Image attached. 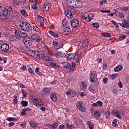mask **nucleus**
Returning a JSON list of instances; mask_svg holds the SVG:
<instances>
[{
  "mask_svg": "<svg viewBox=\"0 0 129 129\" xmlns=\"http://www.w3.org/2000/svg\"><path fill=\"white\" fill-rule=\"evenodd\" d=\"M50 65L52 66V67H53L54 68H58V63H56L54 62H51Z\"/></svg>",
  "mask_w": 129,
  "mask_h": 129,
  "instance_id": "79ce46f5",
  "label": "nucleus"
},
{
  "mask_svg": "<svg viewBox=\"0 0 129 129\" xmlns=\"http://www.w3.org/2000/svg\"><path fill=\"white\" fill-rule=\"evenodd\" d=\"M77 108L82 112H85L86 109L85 108V106L84 104L82 101H79L77 104Z\"/></svg>",
  "mask_w": 129,
  "mask_h": 129,
  "instance_id": "423d86ee",
  "label": "nucleus"
},
{
  "mask_svg": "<svg viewBox=\"0 0 129 129\" xmlns=\"http://www.w3.org/2000/svg\"><path fill=\"white\" fill-rule=\"evenodd\" d=\"M64 14L69 19H72L73 18V15L72 14V13L69 10H66L64 12Z\"/></svg>",
  "mask_w": 129,
  "mask_h": 129,
  "instance_id": "f3484780",
  "label": "nucleus"
},
{
  "mask_svg": "<svg viewBox=\"0 0 129 129\" xmlns=\"http://www.w3.org/2000/svg\"><path fill=\"white\" fill-rule=\"evenodd\" d=\"M121 70H122V67L121 66H118L114 69L115 72H119V71H121Z\"/></svg>",
  "mask_w": 129,
  "mask_h": 129,
  "instance_id": "cd10ccee",
  "label": "nucleus"
},
{
  "mask_svg": "<svg viewBox=\"0 0 129 129\" xmlns=\"http://www.w3.org/2000/svg\"><path fill=\"white\" fill-rule=\"evenodd\" d=\"M19 27L24 32H30L32 29L31 25H30L28 22L24 21H22L20 23Z\"/></svg>",
  "mask_w": 129,
  "mask_h": 129,
  "instance_id": "f257e3e1",
  "label": "nucleus"
},
{
  "mask_svg": "<svg viewBox=\"0 0 129 129\" xmlns=\"http://www.w3.org/2000/svg\"><path fill=\"white\" fill-rule=\"evenodd\" d=\"M120 10H121V11H124L125 12L129 11L128 7H120Z\"/></svg>",
  "mask_w": 129,
  "mask_h": 129,
  "instance_id": "09e8293b",
  "label": "nucleus"
},
{
  "mask_svg": "<svg viewBox=\"0 0 129 129\" xmlns=\"http://www.w3.org/2000/svg\"><path fill=\"white\" fill-rule=\"evenodd\" d=\"M71 26L74 29H76L79 26V21L77 19H72L70 21Z\"/></svg>",
  "mask_w": 129,
  "mask_h": 129,
  "instance_id": "9d476101",
  "label": "nucleus"
},
{
  "mask_svg": "<svg viewBox=\"0 0 129 129\" xmlns=\"http://www.w3.org/2000/svg\"><path fill=\"white\" fill-rule=\"evenodd\" d=\"M48 34L50 35V36H52V37H54V38H58L59 37V35L57 33H55L54 31L52 30H49L48 31Z\"/></svg>",
  "mask_w": 129,
  "mask_h": 129,
  "instance_id": "5701e85b",
  "label": "nucleus"
},
{
  "mask_svg": "<svg viewBox=\"0 0 129 129\" xmlns=\"http://www.w3.org/2000/svg\"><path fill=\"white\" fill-rule=\"evenodd\" d=\"M58 46L56 47V49H60V48H63V44H58L57 41H53L52 43V46Z\"/></svg>",
  "mask_w": 129,
  "mask_h": 129,
  "instance_id": "412c9836",
  "label": "nucleus"
},
{
  "mask_svg": "<svg viewBox=\"0 0 129 129\" xmlns=\"http://www.w3.org/2000/svg\"><path fill=\"white\" fill-rule=\"evenodd\" d=\"M111 23H112V24H113V25H114V26H115V27L116 28H119V26H118V23L117 24L116 23V22H115V21L112 20Z\"/></svg>",
  "mask_w": 129,
  "mask_h": 129,
  "instance_id": "de8ad7c7",
  "label": "nucleus"
},
{
  "mask_svg": "<svg viewBox=\"0 0 129 129\" xmlns=\"http://www.w3.org/2000/svg\"><path fill=\"white\" fill-rule=\"evenodd\" d=\"M76 2V0H67V3L69 7H71V8H75Z\"/></svg>",
  "mask_w": 129,
  "mask_h": 129,
  "instance_id": "4468645a",
  "label": "nucleus"
},
{
  "mask_svg": "<svg viewBox=\"0 0 129 129\" xmlns=\"http://www.w3.org/2000/svg\"><path fill=\"white\" fill-rule=\"evenodd\" d=\"M82 6H83V5L82 4V2H81V1L76 0V2L75 4V8H82Z\"/></svg>",
  "mask_w": 129,
  "mask_h": 129,
  "instance_id": "aec40b11",
  "label": "nucleus"
},
{
  "mask_svg": "<svg viewBox=\"0 0 129 129\" xmlns=\"http://www.w3.org/2000/svg\"><path fill=\"white\" fill-rule=\"evenodd\" d=\"M90 78L91 79V82L94 83V82H96L97 80V76L96 75V72L93 71L91 73V75L90 76Z\"/></svg>",
  "mask_w": 129,
  "mask_h": 129,
  "instance_id": "6e6552de",
  "label": "nucleus"
},
{
  "mask_svg": "<svg viewBox=\"0 0 129 129\" xmlns=\"http://www.w3.org/2000/svg\"><path fill=\"white\" fill-rule=\"evenodd\" d=\"M69 33H71V28H70V26L66 27L63 31L64 35H69Z\"/></svg>",
  "mask_w": 129,
  "mask_h": 129,
  "instance_id": "6ab92c4d",
  "label": "nucleus"
},
{
  "mask_svg": "<svg viewBox=\"0 0 129 129\" xmlns=\"http://www.w3.org/2000/svg\"><path fill=\"white\" fill-rule=\"evenodd\" d=\"M32 9H33V10H37V5L34 4L32 6Z\"/></svg>",
  "mask_w": 129,
  "mask_h": 129,
  "instance_id": "774afa93",
  "label": "nucleus"
},
{
  "mask_svg": "<svg viewBox=\"0 0 129 129\" xmlns=\"http://www.w3.org/2000/svg\"><path fill=\"white\" fill-rule=\"evenodd\" d=\"M82 87L83 90H85L87 88V85L85 83L82 82Z\"/></svg>",
  "mask_w": 129,
  "mask_h": 129,
  "instance_id": "c03bdc74",
  "label": "nucleus"
},
{
  "mask_svg": "<svg viewBox=\"0 0 129 129\" xmlns=\"http://www.w3.org/2000/svg\"><path fill=\"white\" fill-rule=\"evenodd\" d=\"M119 17L120 19H123L124 18V14L122 12H121L119 14Z\"/></svg>",
  "mask_w": 129,
  "mask_h": 129,
  "instance_id": "864d4df0",
  "label": "nucleus"
},
{
  "mask_svg": "<svg viewBox=\"0 0 129 129\" xmlns=\"http://www.w3.org/2000/svg\"><path fill=\"white\" fill-rule=\"evenodd\" d=\"M88 45H89V41L87 39L83 42L82 47H83V48H86Z\"/></svg>",
  "mask_w": 129,
  "mask_h": 129,
  "instance_id": "b1692460",
  "label": "nucleus"
},
{
  "mask_svg": "<svg viewBox=\"0 0 129 129\" xmlns=\"http://www.w3.org/2000/svg\"><path fill=\"white\" fill-rule=\"evenodd\" d=\"M38 53V51H33L31 49H29L27 51V54H28L29 56H32V57H34V56H36V55H37Z\"/></svg>",
  "mask_w": 129,
  "mask_h": 129,
  "instance_id": "2eb2a0df",
  "label": "nucleus"
},
{
  "mask_svg": "<svg viewBox=\"0 0 129 129\" xmlns=\"http://www.w3.org/2000/svg\"><path fill=\"white\" fill-rule=\"evenodd\" d=\"M126 38V36L125 35H121L119 37V41H122L123 39H125Z\"/></svg>",
  "mask_w": 129,
  "mask_h": 129,
  "instance_id": "37998d69",
  "label": "nucleus"
},
{
  "mask_svg": "<svg viewBox=\"0 0 129 129\" xmlns=\"http://www.w3.org/2000/svg\"><path fill=\"white\" fill-rule=\"evenodd\" d=\"M10 40L12 41H19V37L16 36H11L10 38Z\"/></svg>",
  "mask_w": 129,
  "mask_h": 129,
  "instance_id": "c85d7f7f",
  "label": "nucleus"
},
{
  "mask_svg": "<svg viewBox=\"0 0 129 129\" xmlns=\"http://www.w3.org/2000/svg\"><path fill=\"white\" fill-rule=\"evenodd\" d=\"M50 96L52 101H57V96H56V94L54 93H51Z\"/></svg>",
  "mask_w": 129,
  "mask_h": 129,
  "instance_id": "393cba45",
  "label": "nucleus"
},
{
  "mask_svg": "<svg viewBox=\"0 0 129 129\" xmlns=\"http://www.w3.org/2000/svg\"><path fill=\"white\" fill-rule=\"evenodd\" d=\"M75 55L74 53H69L67 56V58L68 60H71V59H74Z\"/></svg>",
  "mask_w": 129,
  "mask_h": 129,
  "instance_id": "a878e982",
  "label": "nucleus"
},
{
  "mask_svg": "<svg viewBox=\"0 0 129 129\" xmlns=\"http://www.w3.org/2000/svg\"><path fill=\"white\" fill-rule=\"evenodd\" d=\"M23 42L26 48L29 49L32 45V39L30 38H26L23 39Z\"/></svg>",
  "mask_w": 129,
  "mask_h": 129,
  "instance_id": "39448f33",
  "label": "nucleus"
},
{
  "mask_svg": "<svg viewBox=\"0 0 129 129\" xmlns=\"http://www.w3.org/2000/svg\"><path fill=\"white\" fill-rule=\"evenodd\" d=\"M28 72L30 74H34V71H33L31 68H28Z\"/></svg>",
  "mask_w": 129,
  "mask_h": 129,
  "instance_id": "6e6d98bb",
  "label": "nucleus"
},
{
  "mask_svg": "<svg viewBox=\"0 0 129 129\" xmlns=\"http://www.w3.org/2000/svg\"><path fill=\"white\" fill-rule=\"evenodd\" d=\"M16 36L18 37H21L22 38H26L28 36V34L26 32H22L21 30H16L15 32Z\"/></svg>",
  "mask_w": 129,
  "mask_h": 129,
  "instance_id": "0eeeda50",
  "label": "nucleus"
},
{
  "mask_svg": "<svg viewBox=\"0 0 129 129\" xmlns=\"http://www.w3.org/2000/svg\"><path fill=\"white\" fill-rule=\"evenodd\" d=\"M65 128V125L63 124H61L59 126L58 129H64Z\"/></svg>",
  "mask_w": 129,
  "mask_h": 129,
  "instance_id": "680f3d73",
  "label": "nucleus"
},
{
  "mask_svg": "<svg viewBox=\"0 0 129 129\" xmlns=\"http://www.w3.org/2000/svg\"><path fill=\"white\" fill-rule=\"evenodd\" d=\"M30 125L32 127H37L38 126V123L35 121H32L30 122Z\"/></svg>",
  "mask_w": 129,
  "mask_h": 129,
  "instance_id": "58836bf2",
  "label": "nucleus"
},
{
  "mask_svg": "<svg viewBox=\"0 0 129 129\" xmlns=\"http://www.w3.org/2000/svg\"><path fill=\"white\" fill-rule=\"evenodd\" d=\"M118 85L120 88H122V83H121V82H119Z\"/></svg>",
  "mask_w": 129,
  "mask_h": 129,
  "instance_id": "69168bd1",
  "label": "nucleus"
},
{
  "mask_svg": "<svg viewBox=\"0 0 129 129\" xmlns=\"http://www.w3.org/2000/svg\"><path fill=\"white\" fill-rule=\"evenodd\" d=\"M26 69H27V67L26 66H23L21 68V70H23V71H26Z\"/></svg>",
  "mask_w": 129,
  "mask_h": 129,
  "instance_id": "4d7b16f0",
  "label": "nucleus"
},
{
  "mask_svg": "<svg viewBox=\"0 0 129 129\" xmlns=\"http://www.w3.org/2000/svg\"><path fill=\"white\" fill-rule=\"evenodd\" d=\"M51 88H44L41 91V94L42 96H49L51 92Z\"/></svg>",
  "mask_w": 129,
  "mask_h": 129,
  "instance_id": "20e7f679",
  "label": "nucleus"
},
{
  "mask_svg": "<svg viewBox=\"0 0 129 129\" xmlns=\"http://www.w3.org/2000/svg\"><path fill=\"white\" fill-rule=\"evenodd\" d=\"M105 113L107 117H108V116H109V115L111 114L109 111H107L106 112H105Z\"/></svg>",
  "mask_w": 129,
  "mask_h": 129,
  "instance_id": "bf43d9fd",
  "label": "nucleus"
},
{
  "mask_svg": "<svg viewBox=\"0 0 129 129\" xmlns=\"http://www.w3.org/2000/svg\"><path fill=\"white\" fill-rule=\"evenodd\" d=\"M43 11L44 12H48L49 10L51 9V4L50 3H46L43 5Z\"/></svg>",
  "mask_w": 129,
  "mask_h": 129,
  "instance_id": "ddd939ff",
  "label": "nucleus"
},
{
  "mask_svg": "<svg viewBox=\"0 0 129 129\" xmlns=\"http://www.w3.org/2000/svg\"><path fill=\"white\" fill-rule=\"evenodd\" d=\"M21 113V115H26V109H22Z\"/></svg>",
  "mask_w": 129,
  "mask_h": 129,
  "instance_id": "5fc2aeb1",
  "label": "nucleus"
},
{
  "mask_svg": "<svg viewBox=\"0 0 129 129\" xmlns=\"http://www.w3.org/2000/svg\"><path fill=\"white\" fill-rule=\"evenodd\" d=\"M101 35L103 36V37H107V38H110L111 37V34L110 33H101Z\"/></svg>",
  "mask_w": 129,
  "mask_h": 129,
  "instance_id": "473e14b6",
  "label": "nucleus"
},
{
  "mask_svg": "<svg viewBox=\"0 0 129 129\" xmlns=\"http://www.w3.org/2000/svg\"><path fill=\"white\" fill-rule=\"evenodd\" d=\"M43 60H44V61H53V58H50V57H49V56H45L43 57Z\"/></svg>",
  "mask_w": 129,
  "mask_h": 129,
  "instance_id": "7c9ffc66",
  "label": "nucleus"
},
{
  "mask_svg": "<svg viewBox=\"0 0 129 129\" xmlns=\"http://www.w3.org/2000/svg\"><path fill=\"white\" fill-rule=\"evenodd\" d=\"M52 55L56 58H63V57L65 56V53H63L62 51H58L56 52H53Z\"/></svg>",
  "mask_w": 129,
  "mask_h": 129,
  "instance_id": "9b49d317",
  "label": "nucleus"
},
{
  "mask_svg": "<svg viewBox=\"0 0 129 129\" xmlns=\"http://www.w3.org/2000/svg\"><path fill=\"white\" fill-rule=\"evenodd\" d=\"M21 104H22L23 107H26V106H28V102L27 101H22Z\"/></svg>",
  "mask_w": 129,
  "mask_h": 129,
  "instance_id": "a19ab883",
  "label": "nucleus"
},
{
  "mask_svg": "<svg viewBox=\"0 0 129 129\" xmlns=\"http://www.w3.org/2000/svg\"><path fill=\"white\" fill-rule=\"evenodd\" d=\"M7 120L8 121H17L18 119L14 117H8L7 118Z\"/></svg>",
  "mask_w": 129,
  "mask_h": 129,
  "instance_id": "c9c22d12",
  "label": "nucleus"
},
{
  "mask_svg": "<svg viewBox=\"0 0 129 129\" xmlns=\"http://www.w3.org/2000/svg\"><path fill=\"white\" fill-rule=\"evenodd\" d=\"M31 39L33 40L34 41H35V42H37L40 45H42L43 44V40L41 38L36 35H33L31 36Z\"/></svg>",
  "mask_w": 129,
  "mask_h": 129,
  "instance_id": "1a4fd4ad",
  "label": "nucleus"
},
{
  "mask_svg": "<svg viewBox=\"0 0 129 129\" xmlns=\"http://www.w3.org/2000/svg\"><path fill=\"white\" fill-rule=\"evenodd\" d=\"M21 126L23 127V128H26V123H23L20 124Z\"/></svg>",
  "mask_w": 129,
  "mask_h": 129,
  "instance_id": "0e129e2a",
  "label": "nucleus"
},
{
  "mask_svg": "<svg viewBox=\"0 0 129 129\" xmlns=\"http://www.w3.org/2000/svg\"><path fill=\"white\" fill-rule=\"evenodd\" d=\"M37 59H43L44 58V54L42 53H39V51L37 54H35Z\"/></svg>",
  "mask_w": 129,
  "mask_h": 129,
  "instance_id": "c756f323",
  "label": "nucleus"
},
{
  "mask_svg": "<svg viewBox=\"0 0 129 129\" xmlns=\"http://www.w3.org/2000/svg\"><path fill=\"white\" fill-rule=\"evenodd\" d=\"M37 20L40 26H44V18L41 16H39L38 17Z\"/></svg>",
  "mask_w": 129,
  "mask_h": 129,
  "instance_id": "a211bd4d",
  "label": "nucleus"
},
{
  "mask_svg": "<svg viewBox=\"0 0 129 129\" xmlns=\"http://www.w3.org/2000/svg\"><path fill=\"white\" fill-rule=\"evenodd\" d=\"M10 48V45L8 43H4L1 46V49L3 52H7Z\"/></svg>",
  "mask_w": 129,
  "mask_h": 129,
  "instance_id": "f8f14e48",
  "label": "nucleus"
},
{
  "mask_svg": "<svg viewBox=\"0 0 129 129\" xmlns=\"http://www.w3.org/2000/svg\"><path fill=\"white\" fill-rule=\"evenodd\" d=\"M67 126L68 129L73 128V126L72 125H69L68 123H67Z\"/></svg>",
  "mask_w": 129,
  "mask_h": 129,
  "instance_id": "13d9d810",
  "label": "nucleus"
},
{
  "mask_svg": "<svg viewBox=\"0 0 129 129\" xmlns=\"http://www.w3.org/2000/svg\"><path fill=\"white\" fill-rule=\"evenodd\" d=\"M21 14L22 15V16H24V17H28V14L26 12V10H22L20 11Z\"/></svg>",
  "mask_w": 129,
  "mask_h": 129,
  "instance_id": "4c0bfd02",
  "label": "nucleus"
},
{
  "mask_svg": "<svg viewBox=\"0 0 129 129\" xmlns=\"http://www.w3.org/2000/svg\"><path fill=\"white\" fill-rule=\"evenodd\" d=\"M110 77L111 79H115V78H116V76L115 75H110Z\"/></svg>",
  "mask_w": 129,
  "mask_h": 129,
  "instance_id": "052dcab7",
  "label": "nucleus"
},
{
  "mask_svg": "<svg viewBox=\"0 0 129 129\" xmlns=\"http://www.w3.org/2000/svg\"><path fill=\"white\" fill-rule=\"evenodd\" d=\"M71 96L74 97V96H75V95H76V92H75V91L73 90H71Z\"/></svg>",
  "mask_w": 129,
  "mask_h": 129,
  "instance_id": "603ef678",
  "label": "nucleus"
},
{
  "mask_svg": "<svg viewBox=\"0 0 129 129\" xmlns=\"http://www.w3.org/2000/svg\"><path fill=\"white\" fill-rule=\"evenodd\" d=\"M33 30L35 32H37V33H40V32H41V30L40 29V28L36 26H33Z\"/></svg>",
  "mask_w": 129,
  "mask_h": 129,
  "instance_id": "72a5a7b5",
  "label": "nucleus"
},
{
  "mask_svg": "<svg viewBox=\"0 0 129 129\" xmlns=\"http://www.w3.org/2000/svg\"><path fill=\"white\" fill-rule=\"evenodd\" d=\"M32 104L36 105V106H41V105H44V102L41 99L38 98H33L32 100Z\"/></svg>",
  "mask_w": 129,
  "mask_h": 129,
  "instance_id": "7ed1b4c3",
  "label": "nucleus"
},
{
  "mask_svg": "<svg viewBox=\"0 0 129 129\" xmlns=\"http://www.w3.org/2000/svg\"><path fill=\"white\" fill-rule=\"evenodd\" d=\"M97 104L99 106H102V102L100 101H98L97 102Z\"/></svg>",
  "mask_w": 129,
  "mask_h": 129,
  "instance_id": "e2e57ef3",
  "label": "nucleus"
},
{
  "mask_svg": "<svg viewBox=\"0 0 129 129\" xmlns=\"http://www.w3.org/2000/svg\"><path fill=\"white\" fill-rule=\"evenodd\" d=\"M5 9L7 13H8L9 16H12L13 15V8L11 6H7L5 7Z\"/></svg>",
  "mask_w": 129,
  "mask_h": 129,
  "instance_id": "dca6fc26",
  "label": "nucleus"
},
{
  "mask_svg": "<svg viewBox=\"0 0 129 129\" xmlns=\"http://www.w3.org/2000/svg\"><path fill=\"white\" fill-rule=\"evenodd\" d=\"M94 116L96 118H99L100 116V114L99 113V112H98V111H96L94 113Z\"/></svg>",
  "mask_w": 129,
  "mask_h": 129,
  "instance_id": "f704fd0d",
  "label": "nucleus"
},
{
  "mask_svg": "<svg viewBox=\"0 0 129 129\" xmlns=\"http://www.w3.org/2000/svg\"><path fill=\"white\" fill-rule=\"evenodd\" d=\"M93 27L94 28H99V24L98 23H94L93 24Z\"/></svg>",
  "mask_w": 129,
  "mask_h": 129,
  "instance_id": "3c124183",
  "label": "nucleus"
},
{
  "mask_svg": "<svg viewBox=\"0 0 129 129\" xmlns=\"http://www.w3.org/2000/svg\"><path fill=\"white\" fill-rule=\"evenodd\" d=\"M112 114L115 115V116H117L119 114V111L116 109H113L111 111Z\"/></svg>",
  "mask_w": 129,
  "mask_h": 129,
  "instance_id": "bb28decb",
  "label": "nucleus"
},
{
  "mask_svg": "<svg viewBox=\"0 0 129 129\" xmlns=\"http://www.w3.org/2000/svg\"><path fill=\"white\" fill-rule=\"evenodd\" d=\"M62 25L63 27H66L68 25V21L66 19H64L62 21Z\"/></svg>",
  "mask_w": 129,
  "mask_h": 129,
  "instance_id": "a18cd8bd",
  "label": "nucleus"
},
{
  "mask_svg": "<svg viewBox=\"0 0 129 129\" xmlns=\"http://www.w3.org/2000/svg\"><path fill=\"white\" fill-rule=\"evenodd\" d=\"M94 17V15L93 14H89L88 16V18L89 20L88 22H91L92 20H93V17Z\"/></svg>",
  "mask_w": 129,
  "mask_h": 129,
  "instance_id": "2f4dec72",
  "label": "nucleus"
},
{
  "mask_svg": "<svg viewBox=\"0 0 129 129\" xmlns=\"http://www.w3.org/2000/svg\"><path fill=\"white\" fill-rule=\"evenodd\" d=\"M18 96H16L15 98L13 99V102L14 104H18Z\"/></svg>",
  "mask_w": 129,
  "mask_h": 129,
  "instance_id": "8fccbe9b",
  "label": "nucleus"
},
{
  "mask_svg": "<svg viewBox=\"0 0 129 129\" xmlns=\"http://www.w3.org/2000/svg\"><path fill=\"white\" fill-rule=\"evenodd\" d=\"M94 128V126L93 124H91V125H89V128L90 129H93Z\"/></svg>",
  "mask_w": 129,
  "mask_h": 129,
  "instance_id": "338daca9",
  "label": "nucleus"
},
{
  "mask_svg": "<svg viewBox=\"0 0 129 129\" xmlns=\"http://www.w3.org/2000/svg\"><path fill=\"white\" fill-rule=\"evenodd\" d=\"M58 127V125L56 123H53L51 125H50V129H56V127Z\"/></svg>",
  "mask_w": 129,
  "mask_h": 129,
  "instance_id": "e433bc0d",
  "label": "nucleus"
},
{
  "mask_svg": "<svg viewBox=\"0 0 129 129\" xmlns=\"http://www.w3.org/2000/svg\"><path fill=\"white\" fill-rule=\"evenodd\" d=\"M124 28L129 29V22H125L124 23Z\"/></svg>",
  "mask_w": 129,
  "mask_h": 129,
  "instance_id": "49530a36",
  "label": "nucleus"
},
{
  "mask_svg": "<svg viewBox=\"0 0 129 129\" xmlns=\"http://www.w3.org/2000/svg\"><path fill=\"white\" fill-rule=\"evenodd\" d=\"M0 16L1 17H2V16H4V17H8V16H9V13H8V11H7V10L5 8L3 10L1 11Z\"/></svg>",
  "mask_w": 129,
  "mask_h": 129,
  "instance_id": "4be33fe9",
  "label": "nucleus"
},
{
  "mask_svg": "<svg viewBox=\"0 0 129 129\" xmlns=\"http://www.w3.org/2000/svg\"><path fill=\"white\" fill-rule=\"evenodd\" d=\"M75 65H76L75 62H72L71 64L67 63L63 66V69L66 71H69L70 73L73 72L75 69Z\"/></svg>",
  "mask_w": 129,
  "mask_h": 129,
  "instance_id": "f03ea898",
  "label": "nucleus"
},
{
  "mask_svg": "<svg viewBox=\"0 0 129 129\" xmlns=\"http://www.w3.org/2000/svg\"><path fill=\"white\" fill-rule=\"evenodd\" d=\"M117 119H114L112 121V125L115 127H117L118 125L117 124Z\"/></svg>",
  "mask_w": 129,
  "mask_h": 129,
  "instance_id": "ea45409f",
  "label": "nucleus"
}]
</instances>
